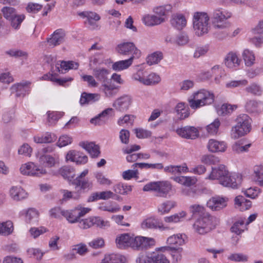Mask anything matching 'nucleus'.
<instances>
[{
    "instance_id": "nucleus-1",
    "label": "nucleus",
    "mask_w": 263,
    "mask_h": 263,
    "mask_svg": "<svg viewBox=\"0 0 263 263\" xmlns=\"http://www.w3.org/2000/svg\"><path fill=\"white\" fill-rule=\"evenodd\" d=\"M192 98L189 99L190 107L194 109L212 104L215 100L213 92L202 89L193 93Z\"/></svg>"
},
{
    "instance_id": "nucleus-2",
    "label": "nucleus",
    "mask_w": 263,
    "mask_h": 263,
    "mask_svg": "<svg viewBox=\"0 0 263 263\" xmlns=\"http://www.w3.org/2000/svg\"><path fill=\"white\" fill-rule=\"evenodd\" d=\"M210 17L205 12H196L193 16V26L195 33L198 36L209 32L210 28Z\"/></svg>"
},
{
    "instance_id": "nucleus-3",
    "label": "nucleus",
    "mask_w": 263,
    "mask_h": 263,
    "mask_svg": "<svg viewBox=\"0 0 263 263\" xmlns=\"http://www.w3.org/2000/svg\"><path fill=\"white\" fill-rule=\"evenodd\" d=\"M251 119L247 115H240L236 119L237 124L231 130V138L237 139L249 133L251 128Z\"/></svg>"
},
{
    "instance_id": "nucleus-4",
    "label": "nucleus",
    "mask_w": 263,
    "mask_h": 263,
    "mask_svg": "<svg viewBox=\"0 0 263 263\" xmlns=\"http://www.w3.org/2000/svg\"><path fill=\"white\" fill-rule=\"evenodd\" d=\"M232 16L231 12L221 8L216 9L213 12L211 19L213 28L215 29H224L230 26L227 21Z\"/></svg>"
},
{
    "instance_id": "nucleus-5",
    "label": "nucleus",
    "mask_w": 263,
    "mask_h": 263,
    "mask_svg": "<svg viewBox=\"0 0 263 263\" xmlns=\"http://www.w3.org/2000/svg\"><path fill=\"white\" fill-rule=\"evenodd\" d=\"M172 185L168 181H158L148 182L143 188L144 192H153L157 196L165 197L172 191Z\"/></svg>"
},
{
    "instance_id": "nucleus-6",
    "label": "nucleus",
    "mask_w": 263,
    "mask_h": 263,
    "mask_svg": "<svg viewBox=\"0 0 263 263\" xmlns=\"http://www.w3.org/2000/svg\"><path fill=\"white\" fill-rule=\"evenodd\" d=\"M214 218L208 215L197 219L193 224V228L199 234L203 235L213 229L215 224L213 222Z\"/></svg>"
},
{
    "instance_id": "nucleus-7",
    "label": "nucleus",
    "mask_w": 263,
    "mask_h": 263,
    "mask_svg": "<svg viewBox=\"0 0 263 263\" xmlns=\"http://www.w3.org/2000/svg\"><path fill=\"white\" fill-rule=\"evenodd\" d=\"M20 173L23 175L41 177L47 173V170L32 162L23 164L20 168Z\"/></svg>"
},
{
    "instance_id": "nucleus-8",
    "label": "nucleus",
    "mask_w": 263,
    "mask_h": 263,
    "mask_svg": "<svg viewBox=\"0 0 263 263\" xmlns=\"http://www.w3.org/2000/svg\"><path fill=\"white\" fill-rule=\"evenodd\" d=\"M119 53L124 55L129 56L132 60L138 59L141 56V51L133 42H124L120 44L117 47Z\"/></svg>"
},
{
    "instance_id": "nucleus-9",
    "label": "nucleus",
    "mask_w": 263,
    "mask_h": 263,
    "mask_svg": "<svg viewBox=\"0 0 263 263\" xmlns=\"http://www.w3.org/2000/svg\"><path fill=\"white\" fill-rule=\"evenodd\" d=\"M155 240L154 238L136 236L132 238L130 248L137 250L146 249L151 246H154Z\"/></svg>"
},
{
    "instance_id": "nucleus-10",
    "label": "nucleus",
    "mask_w": 263,
    "mask_h": 263,
    "mask_svg": "<svg viewBox=\"0 0 263 263\" xmlns=\"http://www.w3.org/2000/svg\"><path fill=\"white\" fill-rule=\"evenodd\" d=\"M242 181V176L239 174H230L229 171L223 178H221L219 184L224 187L237 189Z\"/></svg>"
},
{
    "instance_id": "nucleus-11",
    "label": "nucleus",
    "mask_w": 263,
    "mask_h": 263,
    "mask_svg": "<svg viewBox=\"0 0 263 263\" xmlns=\"http://www.w3.org/2000/svg\"><path fill=\"white\" fill-rule=\"evenodd\" d=\"M88 173L87 169L84 170L76 178L73 179L71 183L76 186H79L82 190H90L92 187V183L89 181L88 178H86V176Z\"/></svg>"
},
{
    "instance_id": "nucleus-12",
    "label": "nucleus",
    "mask_w": 263,
    "mask_h": 263,
    "mask_svg": "<svg viewBox=\"0 0 263 263\" xmlns=\"http://www.w3.org/2000/svg\"><path fill=\"white\" fill-rule=\"evenodd\" d=\"M163 253L154 251L147 253H141L136 259L137 263H158Z\"/></svg>"
},
{
    "instance_id": "nucleus-13",
    "label": "nucleus",
    "mask_w": 263,
    "mask_h": 263,
    "mask_svg": "<svg viewBox=\"0 0 263 263\" xmlns=\"http://www.w3.org/2000/svg\"><path fill=\"white\" fill-rule=\"evenodd\" d=\"M65 37V31L62 29H59L55 30L49 37L47 38L46 42L49 47L53 48L63 43Z\"/></svg>"
},
{
    "instance_id": "nucleus-14",
    "label": "nucleus",
    "mask_w": 263,
    "mask_h": 263,
    "mask_svg": "<svg viewBox=\"0 0 263 263\" xmlns=\"http://www.w3.org/2000/svg\"><path fill=\"white\" fill-rule=\"evenodd\" d=\"M132 103V98L129 95H123L116 99L113 103V107L120 111H126Z\"/></svg>"
},
{
    "instance_id": "nucleus-15",
    "label": "nucleus",
    "mask_w": 263,
    "mask_h": 263,
    "mask_svg": "<svg viewBox=\"0 0 263 263\" xmlns=\"http://www.w3.org/2000/svg\"><path fill=\"white\" fill-rule=\"evenodd\" d=\"M178 135L185 139H195L199 136L198 129L194 126H186L176 130Z\"/></svg>"
},
{
    "instance_id": "nucleus-16",
    "label": "nucleus",
    "mask_w": 263,
    "mask_h": 263,
    "mask_svg": "<svg viewBox=\"0 0 263 263\" xmlns=\"http://www.w3.org/2000/svg\"><path fill=\"white\" fill-rule=\"evenodd\" d=\"M227 144L223 141L211 139L209 140L207 148L211 153H223L227 149Z\"/></svg>"
},
{
    "instance_id": "nucleus-17",
    "label": "nucleus",
    "mask_w": 263,
    "mask_h": 263,
    "mask_svg": "<svg viewBox=\"0 0 263 263\" xmlns=\"http://www.w3.org/2000/svg\"><path fill=\"white\" fill-rule=\"evenodd\" d=\"M227 200L223 197H214L207 202V206L213 211H219L227 205Z\"/></svg>"
},
{
    "instance_id": "nucleus-18",
    "label": "nucleus",
    "mask_w": 263,
    "mask_h": 263,
    "mask_svg": "<svg viewBox=\"0 0 263 263\" xmlns=\"http://www.w3.org/2000/svg\"><path fill=\"white\" fill-rule=\"evenodd\" d=\"M9 195L11 199L16 201L25 199L28 196V193L20 185L12 186L9 190Z\"/></svg>"
},
{
    "instance_id": "nucleus-19",
    "label": "nucleus",
    "mask_w": 263,
    "mask_h": 263,
    "mask_svg": "<svg viewBox=\"0 0 263 263\" xmlns=\"http://www.w3.org/2000/svg\"><path fill=\"white\" fill-rule=\"evenodd\" d=\"M39 163L48 167H54L59 161V158L56 155L51 156L48 154H42L36 155Z\"/></svg>"
},
{
    "instance_id": "nucleus-20",
    "label": "nucleus",
    "mask_w": 263,
    "mask_h": 263,
    "mask_svg": "<svg viewBox=\"0 0 263 263\" xmlns=\"http://www.w3.org/2000/svg\"><path fill=\"white\" fill-rule=\"evenodd\" d=\"M228 171L226 169V166L223 165H220L217 167H212V171L209 175L205 178L206 179L215 180L217 179L221 181V178L226 175Z\"/></svg>"
},
{
    "instance_id": "nucleus-21",
    "label": "nucleus",
    "mask_w": 263,
    "mask_h": 263,
    "mask_svg": "<svg viewBox=\"0 0 263 263\" xmlns=\"http://www.w3.org/2000/svg\"><path fill=\"white\" fill-rule=\"evenodd\" d=\"M170 22L173 27L181 30L186 26L187 21L183 14L175 13L172 15Z\"/></svg>"
},
{
    "instance_id": "nucleus-22",
    "label": "nucleus",
    "mask_w": 263,
    "mask_h": 263,
    "mask_svg": "<svg viewBox=\"0 0 263 263\" xmlns=\"http://www.w3.org/2000/svg\"><path fill=\"white\" fill-rule=\"evenodd\" d=\"M126 258L123 255L118 253L105 254L100 263H125Z\"/></svg>"
},
{
    "instance_id": "nucleus-23",
    "label": "nucleus",
    "mask_w": 263,
    "mask_h": 263,
    "mask_svg": "<svg viewBox=\"0 0 263 263\" xmlns=\"http://www.w3.org/2000/svg\"><path fill=\"white\" fill-rule=\"evenodd\" d=\"M141 226L143 229L157 228L161 230L166 229L162 223L159 222L157 219L153 217H148L144 219L142 222Z\"/></svg>"
},
{
    "instance_id": "nucleus-24",
    "label": "nucleus",
    "mask_w": 263,
    "mask_h": 263,
    "mask_svg": "<svg viewBox=\"0 0 263 263\" xmlns=\"http://www.w3.org/2000/svg\"><path fill=\"white\" fill-rule=\"evenodd\" d=\"M118 89V86H116L109 82L102 83L101 86V91L104 93L106 97L109 98L115 97L117 94Z\"/></svg>"
},
{
    "instance_id": "nucleus-25",
    "label": "nucleus",
    "mask_w": 263,
    "mask_h": 263,
    "mask_svg": "<svg viewBox=\"0 0 263 263\" xmlns=\"http://www.w3.org/2000/svg\"><path fill=\"white\" fill-rule=\"evenodd\" d=\"M31 82L29 81H23L21 83L15 84L11 87V92L16 93V97L24 96Z\"/></svg>"
},
{
    "instance_id": "nucleus-26",
    "label": "nucleus",
    "mask_w": 263,
    "mask_h": 263,
    "mask_svg": "<svg viewBox=\"0 0 263 263\" xmlns=\"http://www.w3.org/2000/svg\"><path fill=\"white\" fill-rule=\"evenodd\" d=\"M132 238V236L128 233L118 235L116 239L117 247L120 249H125L130 247Z\"/></svg>"
},
{
    "instance_id": "nucleus-27",
    "label": "nucleus",
    "mask_w": 263,
    "mask_h": 263,
    "mask_svg": "<svg viewBox=\"0 0 263 263\" xmlns=\"http://www.w3.org/2000/svg\"><path fill=\"white\" fill-rule=\"evenodd\" d=\"M224 64L229 68H233L238 66L241 62L236 53L230 52L224 58Z\"/></svg>"
},
{
    "instance_id": "nucleus-28",
    "label": "nucleus",
    "mask_w": 263,
    "mask_h": 263,
    "mask_svg": "<svg viewBox=\"0 0 263 263\" xmlns=\"http://www.w3.org/2000/svg\"><path fill=\"white\" fill-rule=\"evenodd\" d=\"M234 201L235 208L241 211L247 210L252 206L251 201L241 195L237 196Z\"/></svg>"
},
{
    "instance_id": "nucleus-29",
    "label": "nucleus",
    "mask_w": 263,
    "mask_h": 263,
    "mask_svg": "<svg viewBox=\"0 0 263 263\" xmlns=\"http://www.w3.org/2000/svg\"><path fill=\"white\" fill-rule=\"evenodd\" d=\"M100 99V95L99 93H91L84 92L81 94L80 103L81 105L91 104L99 101Z\"/></svg>"
},
{
    "instance_id": "nucleus-30",
    "label": "nucleus",
    "mask_w": 263,
    "mask_h": 263,
    "mask_svg": "<svg viewBox=\"0 0 263 263\" xmlns=\"http://www.w3.org/2000/svg\"><path fill=\"white\" fill-rule=\"evenodd\" d=\"M110 71L106 68H96L93 69V74L97 80L103 83H106L108 80V75Z\"/></svg>"
},
{
    "instance_id": "nucleus-31",
    "label": "nucleus",
    "mask_w": 263,
    "mask_h": 263,
    "mask_svg": "<svg viewBox=\"0 0 263 263\" xmlns=\"http://www.w3.org/2000/svg\"><path fill=\"white\" fill-rule=\"evenodd\" d=\"M172 6L170 4L155 7L153 9V12L157 16L161 17L164 22L166 19L167 15L172 10Z\"/></svg>"
},
{
    "instance_id": "nucleus-32",
    "label": "nucleus",
    "mask_w": 263,
    "mask_h": 263,
    "mask_svg": "<svg viewBox=\"0 0 263 263\" xmlns=\"http://www.w3.org/2000/svg\"><path fill=\"white\" fill-rule=\"evenodd\" d=\"M143 23L147 26H154L163 23V20L156 14H146L142 17Z\"/></svg>"
},
{
    "instance_id": "nucleus-33",
    "label": "nucleus",
    "mask_w": 263,
    "mask_h": 263,
    "mask_svg": "<svg viewBox=\"0 0 263 263\" xmlns=\"http://www.w3.org/2000/svg\"><path fill=\"white\" fill-rule=\"evenodd\" d=\"M175 110L180 120H183L190 115V108L188 105L185 103H178L175 107Z\"/></svg>"
},
{
    "instance_id": "nucleus-34",
    "label": "nucleus",
    "mask_w": 263,
    "mask_h": 263,
    "mask_svg": "<svg viewBox=\"0 0 263 263\" xmlns=\"http://www.w3.org/2000/svg\"><path fill=\"white\" fill-rule=\"evenodd\" d=\"M80 145L86 149L90 154L91 157H98L100 154V148L98 145L95 144L93 142L81 143Z\"/></svg>"
},
{
    "instance_id": "nucleus-35",
    "label": "nucleus",
    "mask_w": 263,
    "mask_h": 263,
    "mask_svg": "<svg viewBox=\"0 0 263 263\" xmlns=\"http://www.w3.org/2000/svg\"><path fill=\"white\" fill-rule=\"evenodd\" d=\"M133 63L132 58L125 60H121L114 63L112 65V69L116 71H122L127 69Z\"/></svg>"
},
{
    "instance_id": "nucleus-36",
    "label": "nucleus",
    "mask_w": 263,
    "mask_h": 263,
    "mask_svg": "<svg viewBox=\"0 0 263 263\" xmlns=\"http://www.w3.org/2000/svg\"><path fill=\"white\" fill-rule=\"evenodd\" d=\"M62 215L71 223L78 222L80 220L76 207L72 210L63 211Z\"/></svg>"
},
{
    "instance_id": "nucleus-37",
    "label": "nucleus",
    "mask_w": 263,
    "mask_h": 263,
    "mask_svg": "<svg viewBox=\"0 0 263 263\" xmlns=\"http://www.w3.org/2000/svg\"><path fill=\"white\" fill-rule=\"evenodd\" d=\"M167 243L170 247L177 248L184 243V239L182 235L177 234L170 236L167 239Z\"/></svg>"
},
{
    "instance_id": "nucleus-38",
    "label": "nucleus",
    "mask_w": 263,
    "mask_h": 263,
    "mask_svg": "<svg viewBox=\"0 0 263 263\" xmlns=\"http://www.w3.org/2000/svg\"><path fill=\"white\" fill-rule=\"evenodd\" d=\"M251 144H247L243 145V142L241 140L235 142L232 145L233 152L236 154H240L249 151V148L251 147Z\"/></svg>"
},
{
    "instance_id": "nucleus-39",
    "label": "nucleus",
    "mask_w": 263,
    "mask_h": 263,
    "mask_svg": "<svg viewBox=\"0 0 263 263\" xmlns=\"http://www.w3.org/2000/svg\"><path fill=\"white\" fill-rule=\"evenodd\" d=\"M13 231V226L11 221L0 222V235H8L12 233Z\"/></svg>"
},
{
    "instance_id": "nucleus-40",
    "label": "nucleus",
    "mask_w": 263,
    "mask_h": 263,
    "mask_svg": "<svg viewBox=\"0 0 263 263\" xmlns=\"http://www.w3.org/2000/svg\"><path fill=\"white\" fill-rule=\"evenodd\" d=\"M186 215V214L184 211H181L170 216L165 217L164 218V221L168 223L178 222L181 221Z\"/></svg>"
},
{
    "instance_id": "nucleus-41",
    "label": "nucleus",
    "mask_w": 263,
    "mask_h": 263,
    "mask_svg": "<svg viewBox=\"0 0 263 263\" xmlns=\"http://www.w3.org/2000/svg\"><path fill=\"white\" fill-rule=\"evenodd\" d=\"M25 18V15L24 14H17L9 21L11 26L15 30H18L20 28L23 21Z\"/></svg>"
},
{
    "instance_id": "nucleus-42",
    "label": "nucleus",
    "mask_w": 263,
    "mask_h": 263,
    "mask_svg": "<svg viewBox=\"0 0 263 263\" xmlns=\"http://www.w3.org/2000/svg\"><path fill=\"white\" fill-rule=\"evenodd\" d=\"M43 80H50L51 81L55 82L60 85H64L67 82H70L73 80V78L71 77L64 78L59 79L55 78L52 74H45L42 77Z\"/></svg>"
},
{
    "instance_id": "nucleus-43",
    "label": "nucleus",
    "mask_w": 263,
    "mask_h": 263,
    "mask_svg": "<svg viewBox=\"0 0 263 263\" xmlns=\"http://www.w3.org/2000/svg\"><path fill=\"white\" fill-rule=\"evenodd\" d=\"M255 180L260 186H263V164L255 165L253 168Z\"/></svg>"
},
{
    "instance_id": "nucleus-44",
    "label": "nucleus",
    "mask_w": 263,
    "mask_h": 263,
    "mask_svg": "<svg viewBox=\"0 0 263 263\" xmlns=\"http://www.w3.org/2000/svg\"><path fill=\"white\" fill-rule=\"evenodd\" d=\"M242 58L245 65L247 66H252L255 60V58L252 51L248 49H245L242 53Z\"/></svg>"
},
{
    "instance_id": "nucleus-45",
    "label": "nucleus",
    "mask_w": 263,
    "mask_h": 263,
    "mask_svg": "<svg viewBox=\"0 0 263 263\" xmlns=\"http://www.w3.org/2000/svg\"><path fill=\"white\" fill-rule=\"evenodd\" d=\"M132 166L135 168L138 167L140 168H152L156 170H162L163 168V165L161 163H134Z\"/></svg>"
},
{
    "instance_id": "nucleus-46",
    "label": "nucleus",
    "mask_w": 263,
    "mask_h": 263,
    "mask_svg": "<svg viewBox=\"0 0 263 263\" xmlns=\"http://www.w3.org/2000/svg\"><path fill=\"white\" fill-rule=\"evenodd\" d=\"M163 58L162 52L157 51L149 55L146 58L147 63L149 65L158 64Z\"/></svg>"
},
{
    "instance_id": "nucleus-47",
    "label": "nucleus",
    "mask_w": 263,
    "mask_h": 263,
    "mask_svg": "<svg viewBox=\"0 0 263 263\" xmlns=\"http://www.w3.org/2000/svg\"><path fill=\"white\" fill-rule=\"evenodd\" d=\"M160 81L161 78L159 75L155 73H151L145 78L144 85H154L159 83Z\"/></svg>"
},
{
    "instance_id": "nucleus-48",
    "label": "nucleus",
    "mask_w": 263,
    "mask_h": 263,
    "mask_svg": "<svg viewBox=\"0 0 263 263\" xmlns=\"http://www.w3.org/2000/svg\"><path fill=\"white\" fill-rule=\"evenodd\" d=\"M244 219L240 218L235 222L231 227V231L237 235H239L244 231L245 220Z\"/></svg>"
},
{
    "instance_id": "nucleus-49",
    "label": "nucleus",
    "mask_w": 263,
    "mask_h": 263,
    "mask_svg": "<svg viewBox=\"0 0 263 263\" xmlns=\"http://www.w3.org/2000/svg\"><path fill=\"white\" fill-rule=\"evenodd\" d=\"M93 226H95L100 229H105L110 226L109 222L107 220H104L101 217L99 216L92 217Z\"/></svg>"
},
{
    "instance_id": "nucleus-50",
    "label": "nucleus",
    "mask_w": 263,
    "mask_h": 263,
    "mask_svg": "<svg viewBox=\"0 0 263 263\" xmlns=\"http://www.w3.org/2000/svg\"><path fill=\"white\" fill-rule=\"evenodd\" d=\"M114 191L117 194L125 195L132 191V186L130 185H124L122 183H119L114 186Z\"/></svg>"
},
{
    "instance_id": "nucleus-51",
    "label": "nucleus",
    "mask_w": 263,
    "mask_h": 263,
    "mask_svg": "<svg viewBox=\"0 0 263 263\" xmlns=\"http://www.w3.org/2000/svg\"><path fill=\"white\" fill-rule=\"evenodd\" d=\"M2 12L4 17L8 21H10L17 14L16 10L14 8L10 7H3L2 9Z\"/></svg>"
},
{
    "instance_id": "nucleus-52",
    "label": "nucleus",
    "mask_w": 263,
    "mask_h": 263,
    "mask_svg": "<svg viewBox=\"0 0 263 263\" xmlns=\"http://www.w3.org/2000/svg\"><path fill=\"white\" fill-rule=\"evenodd\" d=\"M236 107L237 106L236 105L223 104L221 106L220 108L218 109L217 112L220 115L224 116L232 112Z\"/></svg>"
},
{
    "instance_id": "nucleus-53",
    "label": "nucleus",
    "mask_w": 263,
    "mask_h": 263,
    "mask_svg": "<svg viewBox=\"0 0 263 263\" xmlns=\"http://www.w3.org/2000/svg\"><path fill=\"white\" fill-rule=\"evenodd\" d=\"M175 206V202L173 201H166L162 203L158 208L161 214L168 213Z\"/></svg>"
},
{
    "instance_id": "nucleus-54",
    "label": "nucleus",
    "mask_w": 263,
    "mask_h": 263,
    "mask_svg": "<svg viewBox=\"0 0 263 263\" xmlns=\"http://www.w3.org/2000/svg\"><path fill=\"white\" fill-rule=\"evenodd\" d=\"M61 174L62 176L69 181H71L74 179L75 174L73 168L69 167H64L61 170Z\"/></svg>"
},
{
    "instance_id": "nucleus-55",
    "label": "nucleus",
    "mask_w": 263,
    "mask_h": 263,
    "mask_svg": "<svg viewBox=\"0 0 263 263\" xmlns=\"http://www.w3.org/2000/svg\"><path fill=\"white\" fill-rule=\"evenodd\" d=\"M248 258L247 255L242 253H232L228 257L229 260L235 262H245Z\"/></svg>"
},
{
    "instance_id": "nucleus-56",
    "label": "nucleus",
    "mask_w": 263,
    "mask_h": 263,
    "mask_svg": "<svg viewBox=\"0 0 263 263\" xmlns=\"http://www.w3.org/2000/svg\"><path fill=\"white\" fill-rule=\"evenodd\" d=\"M61 192L63 194L62 200L63 201H66L72 198L75 200H77L79 199L80 197V195L79 193L76 192L73 193L72 192L69 191L68 190H62L61 191Z\"/></svg>"
},
{
    "instance_id": "nucleus-57",
    "label": "nucleus",
    "mask_w": 263,
    "mask_h": 263,
    "mask_svg": "<svg viewBox=\"0 0 263 263\" xmlns=\"http://www.w3.org/2000/svg\"><path fill=\"white\" fill-rule=\"evenodd\" d=\"M259 102L254 100H250L245 105L247 111L249 112H255L258 111Z\"/></svg>"
},
{
    "instance_id": "nucleus-58",
    "label": "nucleus",
    "mask_w": 263,
    "mask_h": 263,
    "mask_svg": "<svg viewBox=\"0 0 263 263\" xmlns=\"http://www.w3.org/2000/svg\"><path fill=\"white\" fill-rule=\"evenodd\" d=\"M173 262L177 263L180 261L182 258V249L181 248L171 247Z\"/></svg>"
},
{
    "instance_id": "nucleus-59",
    "label": "nucleus",
    "mask_w": 263,
    "mask_h": 263,
    "mask_svg": "<svg viewBox=\"0 0 263 263\" xmlns=\"http://www.w3.org/2000/svg\"><path fill=\"white\" fill-rule=\"evenodd\" d=\"M220 123L218 119H215L212 123L206 126V130L211 135L217 133Z\"/></svg>"
},
{
    "instance_id": "nucleus-60",
    "label": "nucleus",
    "mask_w": 263,
    "mask_h": 263,
    "mask_svg": "<svg viewBox=\"0 0 263 263\" xmlns=\"http://www.w3.org/2000/svg\"><path fill=\"white\" fill-rule=\"evenodd\" d=\"M6 53L15 58L23 57L26 59L28 57L27 52L21 50L10 49L6 51Z\"/></svg>"
},
{
    "instance_id": "nucleus-61",
    "label": "nucleus",
    "mask_w": 263,
    "mask_h": 263,
    "mask_svg": "<svg viewBox=\"0 0 263 263\" xmlns=\"http://www.w3.org/2000/svg\"><path fill=\"white\" fill-rule=\"evenodd\" d=\"M39 213L37 210L33 208L29 209L26 215V220L27 222L35 221L38 217Z\"/></svg>"
},
{
    "instance_id": "nucleus-62",
    "label": "nucleus",
    "mask_w": 263,
    "mask_h": 263,
    "mask_svg": "<svg viewBox=\"0 0 263 263\" xmlns=\"http://www.w3.org/2000/svg\"><path fill=\"white\" fill-rule=\"evenodd\" d=\"M134 131L136 137L139 139L147 138L152 135L151 131L143 128H135Z\"/></svg>"
},
{
    "instance_id": "nucleus-63",
    "label": "nucleus",
    "mask_w": 263,
    "mask_h": 263,
    "mask_svg": "<svg viewBox=\"0 0 263 263\" xmlns=\"http://www.w3.org/2000/svg\"><path fill=\"white\" fill-rule=\"evenodd\" d=\"M135 116L133 115H125L124 117L120 118L118 123L120 126H123L124 124H130L133 125Z\"/></svg>"
},
{
    "instance_id": "nucleus-64",
    "label": "nucleus",
    "mask_w": 263,
    "mask_h": 263,
    "mask_svg": "<svg viewBox=\"0 0 263 263\" xmlns=\"http://www.w3.org/2000/svg\"><path fill=\"white\" fill-rule=\"evenodd\" d=\"M260 190L257 187H251L243 191L244 194L247 197L251 198L252 199H255L256 197H257L259 194H260Z\"/></svg>"
}]
</instances>
